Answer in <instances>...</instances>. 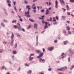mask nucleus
I'll return each instance as SVG.
<instances>
[{
	"label": "nucleus",
	"instance_id": "1",
	"mask_svg": "<svg viewBox=\"0 0 74 74\" xmlns=\"http://www.w3.org/2000/svg\"><path fill=\"white\" fill-rule=\"evenodd\" d=\"M26 9H28V11L27 12V13L25 12V15L27 17H28V18H29V17H30V16L29 15V12H30V10L31 9L30 8V6L27 5L26 8Z\"/></svg>",
	"mask_w": 74,
	"mask_h": 74
},
{
	"label": "nucleus",
	"instance_id": "2",
	"mask_svg": "<svg viewBox=\"0 0 74 74\" xmlns=\"http://www.w3.org/2000/svg\"><path fill=\"white\" fill-rule=\"evenodd\" d=\"M43 55H44V53H41L39 54V56H37V58H40L41 57H42L43 56Z\"/></svg>",
	"mask_w": 74,
	"mask_h": 74
},
{
	"label": "nucleus",
	"instance_id": "3",
	"mask_svg": "<svg viewBox=\"0 0 74 74\" xmlns=\"http://www.w3.org/2000/svg\"><path fill=\"white\" fill-rule=\"evenodd\" d=\"M54 49V47H49L48 48V49L49 51H52Z\"/></svg>",
	"mask_w": 74,
	"mask_h": 74
},
{
	"label": "nucleus",
	"instance_id": "4",
	"mask_svg": "<svg viewBox=\"0 0 74 74\" xmlns=\"http://www.w3.org/2000/svg\"><path fill=\"white\" fill-rule=\"evenodd\" d=\"M63 32L65 36H68V34H67L66 33V31L65 30H63Z\"/></svg>",
	"mask_w": 74,
	"mask_h": 74
},
{
	"label": "nucleus",
	"instance_id": "5",
	"mask_svg": "<svg viewBox=\"0 0 74 74\" xmlns=\"http://www.w3.org/2000/svg\"><path fill=\"white\" fill-rule=\"evenodd\" d=\"M18 25V28L19 29V30H21V25H20V24L19 23H17Z\"/></svg>",
	"mask_w": 74,
	"mask_h": 74
},
{
	"label": "nucleus",
	"instance_id": "6",
	"mask_svg": "<svg viewBox=\"0 0 74 74\" xmlns=\"http://www.w3.org/2000/svg\"><path fill=\"white\" fill-rule=\"evenodd\" d=\"M35 6V4H34L32 6V8L33 10H36V7Z\"/></svg>",
	"mask_w": 74,
	"mask_h": 74
},
{
	"label": "nucleus",
	"instance_id": "7",
	"mask_svg": "<svg viewBox=\"0 0 74 74\" xmlns=\"http://www.w3.org/2000/svg\"><path fill=\"white\" fill-rule=\"evenodd\" d=\"M56 8H58V1H56Z\"/></svg>",
	"mask_w": 74,
	"mask_h": 74
},
{
	"label": "nucleus",
	"instance_id": "8",
	"mask_svg": "<svg viewBox=\"0 0 74 74\" xmlns=\"http://www.w3.org/2000/svg\"><path fill=\"white\" fill-rule=\"evenodd\" d=\"M39 60L40 62H41V61H42V62H45V60L44 59L42 60V59L41 58H39Z\"/></svg>",
	"mask_w": 74,
	"mask_h": 74
},
{
	"label": "nucleus",
	"instance_id": "9",
	"mask_svg": "<svg viewBox=\"0 0 74 74\" xmlns=\"http://www.w3.org/2000/svg\"><path fill=\"white\" fill-rule=\"evenodd\" d=\"M62 69L63 71L65 70H67V67L66 66H64L63 68H62Z\"/></svg>",
	"mask_w": 74,
	"mask_h": 74
},
{
	"label": "nucleus",
	"instance_id": "10",
	"mask_svg": "<svg viewBox=\"0 0 74 74\" xmlns=\"http://www.w3.org/2000/svg\"><path fill=\"white\" fill-rule=\"evenodd\" d=\"M60 1L62 4H64V2L63 1V0H60Z\"/></svg>",
	"mask_w": 74,
	"mask_h": 74
},
{
	"label": "nucleus",
	"instance_id": "11",
	"mask_svg": "<svg viewBox=\"0 0 74 74\" xmlns=\"http://www.w3.org/2000/svg\"><path fill=\"white\" fill-rule=\"evenodd\" d=\"M66 29L67 30L69 31V30H70V28L69 27V26H67L66 27Z\"/></svg>",
	"mask_w": 74,
	"mask_h": 74
},
{
	"label": "nucleus",
	"instance_id": "12",
	"mask_svg": "<svg viewBox=\"0 0 74 74\" xmlns=\"http://www.w3.org/2000/svg\"><path fill=\"white\" fill-rule=\"evenodd\" d=\"M64 45H66L67 43H68V41H64L63 42Z\"/></svg>",
	"mask_w": 74,
	"mask_h": 74
},
{
	"label": "nucleus",
	"instance_id": "13",
	"mask_svg": "<svg viewBox=\"0 0 74 74\" xmlns=\"http://www.w3.org/2000/svg\"><path fill=\"white\" fill-rule=\"evenodd\" d=\"M14 34H13V33H12V35L11 36V38H12V40L14 39L13 38H14Z\"/></svg>",
	"mask_w": 74,
	"mask_h": 74
},
{
	"label": "nucleus",
	"instance_id": "14",
	"mask_svg": "<svg viewBox=\"0 0 74 74\" xmlns=\"http://www.w3.org/2000/svg\"><path fill=\"white\" fill-rule=\"evenodd\" d=\"M46 15H48L49 14V10H48V9H47L46 11Z\"/></svg>",
	"mask_w": 74,
	"mask_h": 74
},
{
	"label": "nucleus",
	"instance_id": "15",
	"mask_svg": "<svg viewBox=\"0 0 74 74\" xmlns=\"http://www.w3.org/2000/svg\"><path fill=\"white\" fill-rule=\"evenodd\" d=\"M29 61H30V60H32L34 58L33 57H32L31 58V57H29Z\"/></svg>",
	"mask_w": 74,
	"mask_h": 74
},
{
	"label": "nucleus",
	"instance_id": "16",
	"mask_svg": "<svg viewBox=\"0 0 74 74\" xmlns=\"http://www.w3.org/2000/svg\"><path fill=\"white\" fill-rule=\"evenodd\" d=\"M14 44V39H12L10 44L11 45H13Z\"/></svg>",
	"mask_w": 74,
	"mask_h": 74
},
{
	"label": "nucleus",
	"instance_id": "17",
	"mask_svg": "<svg viewBox=\"0 0 74 74\" xmlns=\"http://www.w3.org/2000/svg\"><path fill=\"white\" fill-rule=\"evenodd\" d=\"M66 8H67V10H69V6L68 5H66Z\"/></svg>",
	"mask_w": 74,
	"mask_h": 74
},
{
	"label": "nucleus",
	"instance_id": "18",
	"mask_svg": "<svg viewBox=\"0 0 74 74\" xmlns=\"http://www.w3.org/2000/svg\"><path fill=\"white\" fill-rule=\"evenodd\" d=\"M16 20H14L12 21V23H16Z\"/></svg>",
	"mask_w": 74,
	"mask_h": 74
},
{
	"label": "nucleus",
	"instance_id": "19",
	"mask_svg": "<svg viewBox=\"0 0 74 74\" xmlns=\"http://www.w3.org/2000/svg\"><path fill=\"white\" fill-rule=\"evenodd\" d=\"M27 74H31L32 73V71L30 70L27 72Z\"/></svg>",
	"mask_w": 74,
	"mask_h": 74
},
{
	"label": "nucleus",
	"instance_id": "20",
	"mask_svg": "<svg viewBox=\"0 0 74 74\" xmlns=\"http://www.w3.org/2000/svg\"><path fill=\"white\" fill-rule=\"evenodd\" d=\"M34 27L35 28H36V29H37V24H34Z\"/></svg>",
	"mask_w": 74,
	"mask_h": 74
},
{
	"label": "nucleus",
	"instance_id": "21",
	"mask_svg": "<svg viewBox=\"0 0 74 74\" xmlns=\"http://www.w3.org/2000/svg\"><path fill=\"white\" fill-rule=\"evenodd\" d=\"M58 71H63V68H61V69H58Z\"/></svg>",
	"mask_w": 74,
	"mask_h": 74
},
{
	"label": "nucleus",
	"instance_id": "22",
	"mask_svg": "<svg viewBox=\"0 0 74 74\" xmlns=\"http://www.w3.org/2000/svg\"><path fill=\"white\" fill-rule=\"evenodd\" d=\"M7 2L8 3H11V2L10 0H7Z\"/></svg>",
	"mask_w": 74,
	"mask_h": 74
},
{
	"label": "nucleus",
	"instance_id": "23",
	"mask_svg": "<svg viewBox=\"0 0 74 74\" xmlns=\"http://www.w3.org/2000/svg\"><path fill=\"white\" fill-rule=\"evenodd\" d=\"M69 2L71 3H74V0H70Z\"/></svg>",
	"mask_w": 74,
	"mask_h": 74
},
{
	"label": "nucleus",
	"instance_id": "24",
	"mask_svg": "<svg viewBox=\"0 0 74 74\" xmlns=\"http://www.w3.org/2000/svg\"><path fill=\"white\" fill-rule=\"evenodd\" d=\"M13 53L14 54H16V51H13Z\"/></svg>",
	"mask_w": 74,
	"mask_h": 74
},
{
	"label": "nucleus",
	"instance_id": "25",
	"mask_svg": "<svg viewBox=\"0 0 74 74\" xmlns=\"http://www.w3.org/2000/svg\"><path fill=\"white\" fill-rule=\"evenodd\" d=\"M14 27L15 29H16V28H18V26H16V25H14Z\"/></svg>",
	"mask_w": 74,
	"mask_h": 74
},
{
	"label": "nucleus",
	"instance_id": "26",
	"mask_svg": "<svg viewBox=\"0 0 74 74\" xmlns=\"http://www.w3.org/2000/svg\"><path fill=\"white\" fill-rule=\"evenodd\" d=\"M42 18H39L40 19H44V15L42 16Z\"/></svg>",
	"mask_w": 74,
	"mask_h": 74
},
{
	"label": "nucleus",
	"instance_id": "27",
	"mask_svg": "<svg viewBox=\"0 0 74 74\" xmlns=\"http://www.w3.org/2000/svg\"><path fill=\"white\" fill-rule=\"evenodd\" d=\"M50 20H49V19H47L48 21H52V18H50Z\"/></svg>",
	"mask_w": 74,
	"mask_h": 74
},
{
	"label": "nucleus",
	"instance_id": "28",
	"mask_svg": "<svg viewBox=\"0 0 74 74\" xmlns=\"http://www.w3.org/2000/svg\"><path fill=\"white\" fill-rule=\"evenodd\" d=\"M56 18L57 19V20H59V17L58 16H56Z\"/></svg>",
	"mask_w": 74,
	"mask_h": 74
},
{
	"label": "nucleus",
	"instance_id": "29",
	"mask_svg": "<svg viewBox=\"0 0 74 74\" xmlns=\"http://www.w3.org/2000/svg\"><path fill=\"white\" fill-rule=\"evenodd\" d=\"M1 24L2 26H3V27H4V26H5V25L4 24V23H1Z\"/></svg>",
	"mask_w": 74,
	"mask_h": 74
},
{
	"label": "nucleus",
	"instance_id": "30",
	"mask_svg": "<svg viewBox=\"0 0 74 74\" xmlns=\"http://www.w3.org/2000/svg\"><path fill=\"white\" fill-rule=\"evenodd\" d=\"M29 21H31V22H34V21L31 19H29Z\"/></svg>",
	"mask_w": 74,
	"mask_h": 74
},
{
	"label": "nucleus",
	"instance_id": "31",
	"mask_svg": "<svg viewBox=\"0 0 74 74\" xmlns=\"http://www.w3.org/2000/svg\"><path fill=\"white\" fill-rule=\"evenodd\" d=\"M25 3V4H27V3H28L27 2V1L25 0L24 1Z\"/></svg>",
	"mask_w": 74,
	"mask_h": 74
},
{
	"label": "nucleus",
	"instance_id": "32",
	"mask_svg": "<svg viewBox=\"0 0 74 74\" xmlns=\"http://www.w3.org/2000/svg\"><path fill=\"white\" fill-rule=\"evenodd\" d=\"M62 18H63V19H65V18H66V16H62Z\"/></svg>",
	"mask_w": 74,
	"mask_h": 74
},
{
	"label": "nucleus",
	"instance_id": "33",
	"mask_svg": "<svg viewBox=\"0 0 74 74\" xmlns=\"http://www.w3.org/2000/svg\"><path fill=\"white\" fill-rule=\"evenodd\" d=\"M3 21L4 22H7V21L6 20L4 19L3 20Z\"/></svg>",
	"mask_w": 74,
	"mask_h": 74
},
{
	"label": "nucleus",
	"instance_id": "34",
	"mask_svg": "<svg viewBox=\"0 0 74 74\" xmlns=\"http://www.w3.org/2000/svg\"><path fill=\"white\" fill-rule=\"evenodd\" d=\"M46 28H48V26L46 25L45 26V28H44L45 29H46Z\"/></svg>",
	"mask_w": 74,
	"mask_h": 74
},
{
	"label": "nucleus",
	"instance_id": "35",
	"mask_svg": "<svg viewBox=\"0 0 74 74\" xmlns=\"http://www.w3.org/2000/svg\"><path fill=\"white\" fill-rule=\"evenodd\" d=\"M13 3H14V5H15V4H16V2L14 1H13Z\"/></svg>",
	"mask_w": 74,
	"mask_h": 74
},
{
	"label": "nucleus",
	"instance_id": "36",
	"mask_svg": "<svg viewBox=\"0 0 74 74\" xmlns=\"http://www.w3.org/2000/svg\"><path fill=\"white\" fill-rule=\"evenodd\" d=\"M25 66H29V64H25Z\"/></svg>",
	"mask_w": 74,
	"mask_h": 74
},
{
	"label": "nucleus",
	"instance_id": "37",
	"mask_svg": "<svg viewBox=\"0 0 74 74\" xmlns=\"http://www.w3.org/2000/svg\"><path fill=\"white\" fill-rule=\"evenodd\" d=\"M74 65H73L72 67L71 68V70H72V69H73V68H74Z\"/></svg>",
	"mask_w": 74,
	"mask_h": 74
},
{
	"label": "nucleus",
	"instance_id": "38",
	"mask_svg": "<svg viewBox=\"0 0 74 74\" xmlns=\"http://www.w3.org/2000/svg\"><path fill=\"white\" fill-rule=\"evenodd\" d=\"M68 33L69 34H71V32L70 31H68Z\"/></svg>",
	"mask_w": 74,
	"mask_h": 74
},
{
	"label": "nucleus",
	"instance_id": "39",
	"mask_svg": "<svg viewBox=\"0 0 74 74\" xmlns=\"http://www.w3.org/2000/svg\"><path fill=\"white\" fill-rule=\"evenodd\" d=\"M19 21H21V22H22V21H23V20L22 19V18H20Z\"/></svg>",
	"mask_w": 74,
	"mask_h": 74
},
{
	"label": "nucleus",
	"instance_id": "40",
	"mask_svg": "<svg viewBox=\"0 0 74 74\" xmlns=\"http://www.w3.org/2000/svg\"><path fill=\"white\" fill-rule=\"evenodd\" d=\"M40 51H39V50H38V51H36L38 53H40Z\"/></svg>",
	"mask_w": 74,
	"mask_h": 74
},
{
	"label": "nucleus",
	"instance_id": "41",
	"mask_svg": "<svg viewBox=\"0 0 74 74\" xmlns=\"http://www.w3.org/2000/svg\"><path fill=\"white\" fill-rule=\"evenodd\" d=\"M22 31H23V32H25V30L23 28V29H22Z\"/></svg>",
	"mask_w": 74,
	"mask_h": 74
},
{
	"label": "nucleus",
	"instance_id": "42",
	"mask_svg": "<svg viewBox=\"0 0 74 74\" xmlns=\"http://www.w3.org/2000/svg\"><path fill=\"white\" fill-rule=\"evenodd\" d=\"M34 54H31L30 56L29 57H31L32 56H33V55H34Z\"/></svg>",
	"mask_w": 74,
	"mask_h": 74
},
{
	"label": "nucleus",
	"instance_id": "43",
	"mask_svg": "<svg viewBox=\"0 0 74 74\" xmlns=\"http://www.w3.org/2000/svg\"><path fill=\"white\" fill-rule=\"evenodd\" d=\"M41 12H44V10H42L41 11Z\"/></svg>",
	"mask_w": 74,
	"mask_h": 74
},
{
	"label": "nucleus",
	"instance_id": "44",
	"mask_svg": "<svg viewBox=\"0 0 74 74\" xmlns=\"http://www.w3.org/2000/svg\"><path fill=\"white\" fill-rule=\"evenodd\" d=\"M51 70H52V69H51V68H49V69H48V70H49V71H51Z\"/></svg>",
	"mask_w": 74,
	"mask_h": 74
},
{
	"label": "nucleus",
	"instance_id": "45",
	"mask_svg": "<svg viewBox=\"0 0 74 74\" xmlns=\"http://www.w3.org/2000/svg\"><path fill=\"white\" fill-rule=\"evenodd\" d=\"M68 62H70V58H68Z\"/></svg>",
	"mask_w": 74,
	"mask_h": 74
},
{
	"label": "nucleus",
	"instance_id": "46",
	"mask_svg": "<svg viewBox=\"0 0 74 74\" xmlns=\"http://www.w3.org/2000/svg\"><path fill=\"white\" fill-rule=\"evenodd\" d=\"M3 44H7V42L5 41H4L3 42Z\"/></svg>",
	"mask_w": 74,
	"mask_h": 74
},
{
	"label": "nucleus",
	"instance_id": "47",
	"mask_svg": "<svg viewBox=\"0 0 74 74\" xmlns=\"http://www.w3.org/2000/svg\"><path fill=\"white\" fill-rule=\"evenodd\" d=\"M16 47H17V44H16L15 45V48H16Z\"/></svg>",
	"mask_w": 74,
	"mask_h": 74
},
{
	"label": "nucleus",
	"instance_id": "48",
	"mask_svg": "<svg viewBox=\"0 0 74 74\" xmlns=\"http://www.w3.org/2000/svg\"><path fill=\"white\" fill-rule=\"evenodd\" d=\"M64 53H62V54L61 55V56H63L64 55Z\"/></svg>",
	"mask_w": 74,
	"mask_h": 74
},
{
	"label": "nucleus",
	"instance_id": "49",
	"mask_svg": "<svg viewBox=\"0 0 74 74\" xmlns=\"http://www.w3.org/2000/svg\"><path fill=\"white\" fill-rule=\"evenodd\" d=\"M8 5L10 7H11V4L10 3L8 4Z\"/></svg>",
	"mask_w": 74,
	"mask_h": 74
},
{
	"label": "nucleus",
	"instance_id": "50",
	"mask_svg": "<svg viewBox=\"0 0 74 74\" xmlns=\"http://www.w3.org/2000/svg\"><path fill=\"white\" fill-rule=\"evenodd\" d=\"M30 27H31V25H29V27H27V29H29V28H30Z\"/></svg>",
	"mask_w": 74,
	"mask_h": 74
},
{
	"label": "nucleus",
	"instance_id": "51",
	"mask_svg": "<svg viewBox=\"0 0 74 74\" xmlns=\"http://www.w3.org/2000/svg\"><path fill=\"white\" fill-rule=\"evenodd\" d=\"M62 10H64V12L65 11H66V10L64 8H62Z\"/></svg>",
	"mask_w": 74,
	"mask_h": 74
},
{
	"label": "nucleus",
	"instance_id": "52",
	"mask_svg": "<svg viewBox=\"0 0 74 74\" xmlns=\"http://www.w3.org/2000/svg\"><path fill=\"white\" fill-rule=\"evenodd\" d=\"M14 9L16 11H17V10L16 9V7L15 6H14Z\"/></svg>",
	"mask_w": 74,
	"mask_h": 74
},
{
	"label": "nucleus",
	"instance_id": "53",
	"mask_svg": "<svg viewBox=\"0 0 74 74\" xmlns=\"http://www.w3.org/2000/svg\"><path fill=\"white\" fill-rule=\"evenodd\" d=\"M67 14L68 15H70V12H67Z\"/></svg>",
	"mask_w": 74,
	"mask_h": 74
},
{
	"label": "nucleus",
	"instance_id": "54",
	"mask_svg": "<svg viewBox=\"0 0 74 74\" xmlns=\"http://www.w3.org/2000/svg\"><path fill=\"white\" fill-rule=\"evenodd\" d=\"M54 42L56 43L57 42H58V40H55L54 41Z\"/></svg>",
	"mask_w": 74,
	"mask_h": 74
},
{
	"label": "nucleus",
	"instance_id": "55",
	"mask_svg": "<svg viewBox=\"0 0 74 74\" xmlns=\"http://www.w3.org/2000/svg\"><path fill=\"white\" fill-rule=\"evenodd\" d=\"M3 52V50H0V53H1V52Z\"/></svg>",
	"mask_w": 74,
	"mask_h": 74
},
{
	"label": "nucleus",
	"instance_id": "56",
	"mask_svg": "<svg viewBox=\"0 0 74 74\" xmlns=\"http://www.w3.org/2000/svg\"><path fill=\"white\" fill-rule=\"evenodd\" d=\"M42 23H45V22L44 21H42Z\"/></svg>",
	"mask_w": 74,
	"mask_h": 74
},
{
	"label": "nucleus",
	"instance_id": "57",
	"mask_svg": "<svg viewBox=\"0 0 74 74\" xmlns=\"http://www.w3.org/2000/svg\"><path fill=\"white\" fill-rule=\"evenodd\" d=\"M17 36H19V37H20V35H19L18 34H17Z\"/></svg>",
	"mask_w": 74,
	"mask_h": 74
},
{
	"label": "nucleus",
	"instance_id": "58",
	"mask_svg": "<svg viewBox=\"0 0 74 74\" xmlns=\"http://www.w3.org/2000/svg\"><path fill=\"white\" fill-rule=\"evenodd\" d=\"M70 23V21H66V23Z\"/></svg>",
	"mask_w": 74,
	"mask_h": 74
},
{
	"label": "nucleus",
	"instance_id": "59",
	"mask_svg": "<svg viewBox=\"0 0 74 74\" xmlns=\"http://www.w3.org/2000/svg\"><path fill=\"white\" fill-rule=\"evenodd\" d=\"M57 39H60V37L59 36V37H58V38H57Z\"/></svg>",
	"mask_w": 74,
	"mask_h": 74
},
{
	"label": "nucleus",
	"instance_id": "60",
	"mask_svg": "<svg viewBox=\"0 0 74 74\" xmlns=\"http://www.w3.org/2000/svg\"><path fill=\"white\" fill-rule=\"evenodd\" d=\"M38 36H36V40H38Z\"/></svg>",
	"mask_w": 74,
	"mask_h": 74
},
{
	"label": "nucleus",
	"instance_id": "61",
	"mask_svg": "<svg viewBox=\"0 0 74 74\" xmlns=\"http://www.w3.org/2000/svg\"><path fill=\"white\" fill-rule=\"evenodd\" d=\"M34 12H36V9H35L34 10Z\"/></svg>",
	"mask_w": 74,
	"mask_h": 74
},
{
	"label": "nucleus",
	"instance_id": "62",
	"mask_svg": "<svg viewBox=\"0 0 74 74\" xmlns=\"http://www.w3.org/2000/svg\"><path fill=\"white\" fill-rule=\"evenodd\" d=\"M43 52H45V49H43Z\"/></svg>",
	"mask_w": 74,
	"mask_h": 74
},
{
	"label": "nucleus",
	"instance_id": "63",
	"mask_svg": "<svg viewBox=\"0 0 74 74\" xmlns=\"http://www.w3.org/2000/svg\"><path fill=\"white\" fill-rule=\"evenodd\" d=\"M45 23L46 24V26H47V25H48V23H47V22H45Z\"/></svg>",
	"mask_w": 74,
	"mask_h": 74
},
{
	"label": "nucleus",
	"instance_id": "64",
	"mask_svg": "<svg viewBox=\"0 0 74 74\" xmlns=\"http://www.w3.org/2000/svg\"><path fill=\"white\" fill-rule=\"evenodd\" d=\"M40 74H44V73H42V72H41L40 73Z\"/></svg>",
	"mask_w": 74,
	"mask_h": 74
}]
</instances>
